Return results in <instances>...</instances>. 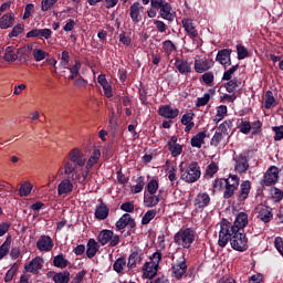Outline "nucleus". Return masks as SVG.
Listing matches in <instances>:
<instances>
[{
  "instance_id": "obj_33",
  "label": "nucleus",
  "mask_w": 283,
  "mask_h": 283,
  "mask_svg": "<svg viewBox=\"0 0 283 283\" xmlns=\"http://www.w3.org/2000/svg\"><path fill=\"white\" fill-rule=\"evenodd\" d=\"M14 25V13H6L0 18L1 30H8Z\"/></svg>"
},
{
  "instance_id": "obj_49",
  "label": "nucleus",
  "mask_w": 283,
  "mask_h": 283,
  "mask_svg": "<svg viewBox=\"0 0 283 283\" xmlns=\"http://www.w3.org/2000/svg\"><path fill=\"white\" fill-rule=\"evenodd\" d=\"M145 189V178L138 177L137 184L135 186H132L130 191L132 193H140Z\"/></svg>"
},
{
  "instance_id": "obj_42",
  "label": "nucleus",
  "mask_w": 283,
  "mask_h": 283,
  "mask_svg": "<svg viewBox=\"0 0 283 283\" xmlns=\"http://www.w3.org/2000/svg\"><path fill=\"white\" fill-rule=\"evenodd\" d=\"M224 138H227L226 135H222V133L216 130L214 135L210 140L211 147H220V145L224 143Z\"/></svg>"
},
{
  "instance_id": "obj_16",
  "label": "nucleus",
  "mask_w": 283,
  "mask_h": 283,
  "mask_svg": "<svg viewBox=\"0 0 283 283\" xmlns=\"http://www.w3.org/2000/svg\"><path fill=\"white\" fill-rule=\"evenodd\" d=\"M43 258L36 256L32 259V261H30L29 263L24 264V270L27 273H33L34 275H36V273H39V270L43 269Z\"/></svg>"
},
{
  "instance_id": "obj_41",
  "label": "nucleus",
  "mask_w": 283,
  "mask_h": 283,
  "mask_svg": "<svg viewBox=\"0 0 283 283\" xmlns=\"http://www.w3.org/2000/svg\"><path fill=\"white\" fill-rule=\"evenodd\" d=\"M277 105V101H275V97L273 96V92L266 91L265 93V102L264 107L265 109H273Z\"/></svg>"
},
{
  "instance_id": "obj_6",
  "label": "nucleus",
  "mask_w": 283,
  "mask_h": 283,
  "mask_svg": "<svg viewBox=\"0 0 283 283\" xmlns=\"http://www.w3.org/2000/svg\"><path fill=\"white\" fill-rule=\"evenodd\" d=\"M175 243L182 249H189L196 240V232L191 229H185L177 232L174 237Z\"/></svg>"
},
{
  "instance_id": "obj_63",
  "label": "nucleus",
  "mask_w": 283,
  "mask_h": 283,
  "mask_svg": "<svg viewBox=\"0 0 283 283\" xmlns=\"http://www.w3.org/2000/svg\"><path fill=\"white\" fill-rule=\"evenodd\" d=\"M122 211H125L126 213H134V201H126L120 205Z\"/></svg>"
},
{
  "instance_id": "obj_10",
  "label": "nucleus",
  "mask_w": 283,
  "mask_h": 283,
  "mask_svg": "<svg viewBox=\"0 0 283 283\" xmlns=\"http://www.w3.org/2000/svg\"><path fill=\"white\" fill-rule=\"evenodd\" d=\"M280 180V169L276 166H271L264 174L263 185L271 187Z\"/></svg>"
},
{
  "instance_id": "obj_13",
  "label": "nucleus",
  "mask_w": 283,
  "mask_h": 283,
  "mask_svg": "<svg viewBox=\"0 0 283 283\" xmlns=\"http://www.w3.org/2000/svg\"><path fill=\"white\" fill-rule=\"evenodd\" d=\"M145 260V252L143 250H137L133 252L128 258L127 268L130 271L132 269H136L138 264H143Z\"/></svg>"
},
{
  "instance_id": "obj_60",
  "label": "nucleus",
  "mask_w": 283,
  "mask_h": 283,
  "mask_svg": "<svg viewBox=\"0 0 283 283\" xmlns=\"http://www.w3.org/2000/svg\"><path fill=\"white\" fill-rule=\"evenodd\" d=\"M147 191H148V193H150V196H154V193H156L158 191V181L155 179H151L147 184Z\"/></svg>"
},
{
  "instance_id": "obj_2",
  "label": "nucleus",
  "mask_w": 283,
  "mask_h": 283,
  "mask_svg": "<svg viewBox=\"0 0 283 283\" xmlns=\"http://www.w3.org/2000/svg\"><path fill=\"white\" fill-rule=\"evenodd\" d=\"M238 229L231 224V222L227 221V219L221 220L220 222V231H219V240L218 244L223 249V247H227L229 244V241H231V238L238 233Z\"/></svg>"
},
{
  "instance_id": "obj_4",
  "label": "nucleus",
  "mask_w": 283,
  "mask_h": 283,
  "mask_svg": "<svg viewBox=\"0 0 283 283\" xmlns=\"http://www.w3.org/2000/svg\"><path fill=\"white\" fill-rule=\"evenodd\" d=\"M161 260H163V253L155 252L150 256V261L145 263L143 268V273H144V276L147 277V280H151L156 277V275L158 274V266Z\"/></svg>"
},
{
  "instance_id": "obj_7",
  "label": "nucleus",
  "mask_w": 283,
  "mask_h": 283,
  "mask_svg": "<svg viewBox=\"0 0 283 283\" xmlns=\"http://www.w3.org/2000/svg\"><path fill=\"white\" fill-rule=\"evenodd\" d=\"M97 242L101 243V247H105V244H109V247H118L120 237L112 230L104 229L98 233Z\"/></svg>"
},
{
  "instance_id": "obj_37",
  "label": "nucleus",
  "mask_w": 283,
  "mask_h": 283,
  "mask_svg": "<svg viewBox=\"0 0 283 283\" xmlns=\"http://www.w3.org/2000/svg\"><path fill=\"white\" fill-rule=\"evenodd\" d=\"M11 244H12V237H7L3 244L0 245V260H3L6 255L10 253Z\"/></svg>"
},
{
  "instance_id": "obj_22",
  "label": "nucleus",
  "mask_w": 283,
  "mask_h": 283,
  "mask_svg": "<svg viewBox=\"0 0 283 283\" xmlns=\"http://www.w3.org/2000/svg\"><path fill=\"white\" fill-rule=\"evenodd\" d=\"M159 116H163L164 118H178V114H180V111L178 108H174L169 105L160 106L158 109Z\"/></svg>"
},
{
  "instance_id": "obj_34",
  "label": "nucleus",
  "mask_w": 283,
  "mask_h": 283,
  "mask_svg": "<svg viewBox=\"0 0 283 283\" xmlns=\"http://www.w3.org/2000/svg\"><path fill=\"white\" fill-rule=\"evenodd\" d=\"M205 138H207V132H199L191 138V147H197V149H200V147L205 145Z\"/></svg>"
},
{
  "instance_id": "obj_50",
  "label": "nucleus",
  "mask_w": 283,
  "mask_h": 283,
  "mask_svg": "<svg viewBox=\"0 0 283 283\" xmlns=\"http://www.w3.org/2000/svg\"><path fill=\"white\" fill-rule=\"evenodd\" d=\"M242 85V82H238V80H230L228 83H226V90L229 92V94H233L238 87Z\"/></svg>"
},
{
  "instance_id": "obj_8",
  "label": "nucleus",
  "mask_w": 283,
  "mask_h": 283,
  "mask_svg": "<svg viewBox=\"0 0 283 283\" xmlns=\"http://www.w3.org/2000/svg\"><path fill=\"white\" fill-rule=\"evenodd\" d=\"M230 244L234 251H247L249 249V240L247 239V234L241 231L235 232V234L231 238Z\"/></svg>"
},
{
  "instance_id": "obj_39",
  "label": "nucleus",
  "mask_w": 283,
  "mask_h": 283,
  "mask_svg": "<svg viewBox=\"0 0 283 283\" xmlns=\"http://www.w3.org/2000/svg\"><path fill=\"white\" fill-rule=\"evenodd\" d=\"M113 269L116 273H125V269H127V259L118 258L114 264Z\"/></svg>"
},
{
  "instance_id": "obj_38",
  "label": "nucleus",
  "mask_w": 283,
  "mask_h": 283,
  "mask_svg": "<svg viewBox=\"0 0 283 283\" xmlns=\"http://www.w3.org/2000/svg\"><path fill=\"white\" fill-rule=\"evenodd\" d=\"M53 264L54 266H56L57 269H67L70 261H67V259H65V255L63 254H57L56 256H54L53 259Z\"/></svg>"
},
{
  "instance_id": "obj_29",
  "label": "nucleus",
  "mask_w": 283,
  "mask_h": 283,
  "mask_svg": "<svg viewBox=\"0 0 283 283\" xmlns=\"http://www.w3.org/2000/svg\"><path fill=\"white\" fill-rule=\"evenodd\" d=\"M99 249L101 245H98L96 239H88L86 244V258L92 260V258H95L96 253H98Z\"/></svg>"
},
{
  "instance_id": "obj_1",
  "label": "nucleus",
  "mask_w": 283,
  "mask_h": 283,
  "mask_svg": "<svg viewBox=\"0 0 283 283\" xmlns=\"http://www.w3.org/2000/svg\"><path fill=\"white\" fill-rule=\"evenodd\" d=\"M101 160V149L94 148L91 153L88 159L85 158L83 150L80 148H73L69 153V160L64 161V174L70 176L73 174L72 178L75 182L83 185L87 180V176L92 171L95 165H98Z\"/></svg>"
},
{
  "instance_id": "obj_15",
  "label": "nucleus",
  "mask_w": 283,
  "mask_h": 283,
  "mask_svg": "<svg viewBox=\"0 0 283 283\" xmlns=\"http://www.w3.org/2000/svg\"><path fill=\"white\" fill-rule=\"evenodd\" d=\"M145 10V7H143V4H140V2H134L130 8H129V14H130V19L132 21H134V23H140V21H143V11Z\"/></svg>"
},
{
  "instance_id": "obj_53",
  "label": "nucleus",
  "mask_w": 283,
  "mask_h": 283,
  "mask_svg": "<svg viewBox=\"0 0 283 283\" xmlns=\"http://www.w3.org/2000/svg\"><path fill=\"white\" fill-rule=\"evenodd\" d=\"M155 218L156 210H148L142 219V224H149Z\"/></svg>"
},
{
  "instance_id": "obj_55",
  "label": "nucleus",
  "mask_w": 283,
  "mask_h": 283,
  "mask_svg": "<svg viewBox=\"0 0 283 283\" xmlns=\"http://www.w3.org/2000/svg\"><path fill=\"white\" fill-rule=\"evenodd\" d=\"M177 171H178V168L176 166L169 167L168 180H170L171 185H176V180H178Z\"/></svg>"
},
{
  "instance_id": "obj_62",
  "label": "nucleus",
  "mask_w": 283,
  "mask_h": 283,
  "mask_svg": "<svg viewBox=\"0 0 283 283\" xmlns=\"http://www.w3.org/2000/svg\"><path fill=\"white\" fill-rule=\"evenodd\" d=\"M56 1L59 0H42L41 2L42 12H48V10H50V8H52L54 3H56Z\"/></svg>"
},
{
  "instance_id": "obj_20",
  "label": "nucleus",
  "mask_w": 283,
  "mask_h": 283,
  "mask_svg": "<svg viewBox=\"0 0 283 283\" xmlns=\"http://www.w3.org/2000/svg\"><path fill=\"white\" fill-rule=\"evenodd\" d=\"M211 67H213V60L199 59L195 61V72H197V74L208 72Z\"/></svg>"
},
{
  "instance_id": "obj_21",
  "label": "nucleus",
  "mask_w": 283,
  "mask_h": 283,
  "mask_svg": "<svg viewBox=\"0 0 283 283\" xmlns=\"http://www.w3.org/2000/svg\"><path fill=\"white\" fill-rule=\"evenodd\" d=\"M211 203V197L207 192H199L195 198V209H205Z\"/></svg>"
},
{
  "instance_id": "obj_17",
  "label": "nucleus",
  "mask_w": 283,
  "mask_h": 283,
  "mask_svg": "<svg viewBox=\"0 0 283 283\" xmlns=\"http://www.w3.org/2000/svg\"><path fill=\"white\" fill-rule=\"evenodd\" d=\"M72 191H74V184H72V180L70 179H63L57 185V196L65 198L66 196H70Z\"/></svg>"
},
{
  "instance_id": "obj_19",
  "label": "nucleus",
  "mask_w": 283,
  "mask_h": 283,
  "mask_svg": "<svg viewBox=\"0 0 283 283\" xmlns=\"http://www.w3.org/2000/svg\"><path fill=\"white\" fill-rule=\"evenodd\" d=\"M21 54H23L22 49H15L14 46H7L3 59L8 63H14L17 59L21 57Z\"/></svg>"
},
{
  "instance_id": "obj_48",
  "label": "nucleus",
  "mask_w": 283,
  "mask_h": 283,
  "mask_svg": "<svg viewBox=\"0 0 283 283\" xmlns=\"http://www.w3.org/2000/svg\"><path fill=\"white\" fill-rule=\"evenodd\" d=\"M67 70H70V73H71L69 78L71 81H74V78H76V76H78V72H81V62L75 61L74 65H72L71 67H67Z\"/></svg>"
},
{
  "instance_id": "obj_36",
  "label": "nucleus",
  "mask_w": 283,
  "mask_h": 283,
  "mask_svg": "<svg viewBox=\"0 0 283 283\" xmlns=\"http://www.w3.org/2000/svg\"><path fill=\"white\" fill-rule=\"evenodd\" d=\"M233 127V122L231 119H227L223 123H221L217 132L221 133L223 136H229V133L231 132V128Z\"/></svg>"
},
{
  "instance_id": "obj_26",
  "label": "nucleus",
  "mask_w": 283,
  "mask_h": 283,
  "mask_svg": "<svg viewBox=\"0 0 283 283\" xmlns=\"http://www.w3.org/2000/svg\"><path fill=\"white\" fill-rule=\"evenodd\" d=\"M168 149L174 157L180 156L182 154V145L178 144V137H170L168 140Z\"/></svg>"
},
{
  "instance_id": "obj_58",
  "label": "nucleus",
  "mask_w": 283,
  "mask_h": 283,
  "mask_svg": "<svg viewBox=\"0 0 283 283\" xmlns=\"http://www.w3.org/2000/svg\"><path fill=\"white\" fill-rule=\"evenodd\" d=\"M163 48H164V52L168 55L175 52L176 50V45L174 44V42H171V40H166L163 43Z\"/></svg>"
},
{
  "instance_id": "obj_61",
  "label": "nucleus",
  "mask_w": 283,
  "mask_h": 283,
  "mask_svg": "<svg viewBox=\"0 0 283 283\" xmlns=\"http://www.w3.org/2000/svg\"><path fill=\"white\" fill-rule=\"evenodd\" d=\"M23 33V24L19 23L13 27L12 31L9 33V39H12L14 36H19V34Z\"/></svg>"
},
{
  "instance_id": "obj_46",
  "label": "nucleus",
  "mask_w": 283,
  "mask_h": 283,
  "mask_svg": "<svg viewBox=\"0 0 283 283\" xmlns=\"http://www.w3.org/2000/svg\"><path fill=\"white\" fill-rule=\"evenodd\" d=\"M160 202V198L158 196H145L144 197V206L147 208L156 207Z\"/></svg>"
},
{
  "instance_id": "obj_45",
  "label": "nucleus",
  "mask_w": 283,
  "mask_h": 283,
  "mask_svg": "<svg viewBox=\"0 0 283 283\" xmlns=\"http://www.w3.org/2000/svg\"><path fill=\"white\" fill-rule=\"evenodd\" d=\"M32 184L30 181H25L20 186L19 196H21V198L30 196V193H32Z\"/></svg>"
},
{
  "instance_id": "obj_30",
  "label": "nucleus",
  "mask_w": 283,
  "mask_h": 283,
  "mask_svg": "<svg viewBox=\"0 0 283 283\" xmlns=\"http://www.w3.org/2000/svg\"><path fill=\"white\" fill-rule=\"evenodd\" d=\"M175 67L178 70L179 74H190L191 72V63L187 60H175Z\"/></svg>"
},
{
  "instance_id": "obj_28",
  "label": "nucleus",
  "mask_w": 283,
  "mask_h": 283,
  "mask_svg": "<svg viewBox=\"0 0 283 283\" xmlns=\"http://www.w3.org/2000/svg\"><path fill=\"white\" fill-rule=\"evenodd\" d=\"M97 83H99L103 87L104 96H106V98H112V96H114L112 85L109 84V82H107V77L105 76V74L98 75Z\"/></svg>"
},
{
  "instance_id": "obj_44",
  "label": "nucleus",
  "mask_w": 283,
  "mask_h": 283,
  "mask_svg": "<svg viewBox=\"0 0 283 283\" xmlns=\"http://www.w3.org/2000/svg\"><path fill=\"white\" fill-rule=\"evenodd\" d=\"M228 109L227 105H220L217 107V114L214 115V123H220L227 116Z\"/></svg>"
},
{
  "instance_id": "obj_51",
  "label": "nucleus",
  "mask_w": 283,
  "mask_h": 283,
  "mask_svg": "<svg viewBox=\"0 0 283 283\" xmlns=\"http://www.w3.org/2000/svg\"><path fill=\"white\" fill-rule=\"evenodd\" d=\"M17 271H19V266L17 264L12 265L6 273L4 282H12L14 275H17Z\"/></svg>"
},
{
  "instance_id": "obj_59",
  "label": "nucleus",
  "mask_w": 283,
  "mask_h": 283,
  "mask_svg": "<svg viewBox=\"0 0 283 283\" xmlns=\"http://www.w3.org/2000/svg\"><path fill=\"white\" fill-rule=\"evenodd\" d=\"M272 132H274V140L277 143L283 140V125L281 126H273Z\"/></svg>"
},
{
  "instance_id": "obj_11",
  "label": "nucleus",
  "mask_w": 283,
  "mask_h": 283,
  "mask_svg": "<svg viewBox=\"0 0 283 283\" xmlns=\"http://www.w3.org/2000/svg\"><path fill=\"white\" fill-rule=\"evenodd\" d=\"M187 273V261L185 260V255L179 256L177 262L172 264V277L176 280H180L182 275Z\"/></svg>"
},
{
  "instance_id": "obj_52",
  "label": "nucleus",
  "mask_w": 283,
  "mask_h": 283,
  "mask_svg": "<svg viewBox=\"0 0 283 283\" xmlns=\"http://www.w3.org/2000/svg\"><path fill=\"white\" fill-rule=\"evenodd\" d=\"M251 125L252 136L262 134V122L260 119L254 120Z\"/></svg>"
},
{
  "instance_id": "obj_24",
  "label": "nucleus",
  "mask_w": 283,
  "mask_h": 283,
  "mask_svg": "<svg viewBox=\"0 0 283 283\" xmlns=\"http://www.w3.org/2000/svg\"><path fill=\"white\" fill-rule=\"evenodd\" d=\"M216 61L220 63V65H224L226 67H229V65H231V50L229 49L220 50L217 54Z\"/></svg>"
},
{
  "instance_id": "obj_12",
  "label": "nucleus",
  "mask_w": 283,
  "mask_h": 283,
  "mask_svg": "<svg viewBox=\"0 0 283 283\" xmlns=\"http://www.w3.org/2000/svg\"><path fill=\"white\" fill-rule=\"evenodd\" d=\"M273 210L269 206L260 205L256 208V218L264 222L265 224L273 220Z\"/></svg>"
},
{
  "instance_id": "obj_35",
  "label": "nucleus",
  "mask_w": 283,
  "mask_h": 283,
  "mask_svg": "<svg viewBox=\"0 0 283 283\" xmlns=\"http://www.w3.org/2000/svg\"><path fill=\"white\" fill-rule=\"evenodd\" d=\"M107 216H109V208L105 206V203H101L95 209V218L97 220H106Z\"/></svg>"
},
{
  "instance_id": "obj_47",
  "label": "nucleus",
  "mask_w": 283,
  "mask_h": 283,
  "mask_svg": "<svg viewBox=\"0 0 283 283\" xmlns=\"http://www.w3.org/2000/svg\"><path fill=\"white\" fill-rule=\"evenodd\" d=\"M32 55L34 61H36V63L43 61L44 59H48V56H50V54L45 51H43L42 49H34L32 51Z\"/></svg>"
},
{
  "instance_id": "obj_23",
  "label": "nucleus",
  "mask_w": 283,
  "mask_h": 283,
  "mask_svg": "<svg viewBox=\"0 0 283 283\" xmlns=\"http://www.w3.org/2000/svg\"><path fill=\"white\" fill-rule=\"evenodd\" d=\"M248 224H249V214H247L245 212L237 213L234 222L232 224L234 226V229L241 232L242 229H244Z\"/></svg>"
},
{
  "instance_id": "obj_64",
  "label": "nucleus",
  "mask_w": 283,
  "mask_h": 283,
  "mask_svg": "<svg viewBox=\"0 0 283 283\" xmlns=\"http://www.w3.org/2000/svg\"><path fill=\"white\" fill-rule=\"evenodd\" d=\"M213 189L214 191H222V189H226V179H216L213 182Z\"/></svg>"
},
{
  "instance_id": "obj_32",
  "label": "nucleus",
  "mask_w": 283,
  "mask_h": 283,
  "mask_svg": "<svg viewBox=\"0 0 283 283\" xmlns=\"http://www.w3.org/2000/svg\"><path fill=\"white\" fill-rule=\"evenodd\" d=\"M128 224H134V219H132V214L125 213L118 219L115 227L117 231H123Z\"/></svg>"
},
{
  "instance_id": "obj_43",
  "label": "nucleus",
  "mask_w": 283,
  "mask_h": 283,
  "mask_svg": "<svg viewBox=\"0 0 283 283\" xmlns=\"http://www.w3.org/2000/svg\"><path fill=\"white\" fill-rule=\"evenodd\" d=\"M270 198L273 200V202H282L283 191L279 188L272 187L270 189Z\"/></svg>"
},
{
  "instance_id": "obj_54",
  "label": "nucleus",
  "mask_w": 283,
  "mask_h": 283,
  "mask_svg": "<svg viewBox=\"0 0 283 283\" xmlns=\"http://www.w3.org/2000/svg\"><path fill=\"white\" fill-rule=\"evenodd\" d=\"M218 164L216 163H211L208 165L207 169H206V176L208 178H213V176H216V174H218Z\"/></svg>"
},
{
  "instance_id": "obj_3",
  "label": "nucleus",
  "mask_w": 283,
  "mask_h": 283,
  "mask_svg": "<svg viewBox=\"0 0 283 283\" xmlns=\"http://www.w3.org/2000/svg\"><path fill=\"white\" fill-rule=\"evenodd\" d=\"M151 8L159 10V17L165 21H169V23H172L176 19V12H174L171 3L167 2V0H151Z\"/></svg>"
},
{
  "instance_id": "obj_57",
  "label": "nucleus",
  "mask_w": 283,
  "mask_h": 283,
  "mask_svg": "<svg viewBox=\"0 0 283 283\" xmlns=\"http://www.w3.org/2000/svg\"><path fill=\"white\" fill-rule=\"evenodd\" d=\"M201 81L205 83V85H208L209 87H211V85H213V81H214L213 73L212 72H206L201 76Z\"/></svg>"
},
{
  "instance_id": "obj_18",
  "label": "nucleus",
  "mask_w": 283,
  "mask_h": 283,
  "mask_svg": "<svg viewBox=\"0 0 283 283\" xmlns=\"http://www.w3.org/2000/svg\"><path fill=\"white\" fill-rule=\"evenodd\" d=\"M36 248L39 251L48 253L54 249V241H52V238L48 235H41L36 242Z\"/></svg>"
},
{
  "instance_id": "obj_5",
  "label": "nucleus",
  "mask_w": 283,
  "mask_h": 283,
  "mask_svg": "<svg viewBox=\"0 0 283 283\" xmlns=\"http://www.w3.org/2000/svg\"><path fill=\"white\" fill-rule=\"evenodd\" d=\"M182 165H185V163H181L179 165V169L181 171V180H184L185 182H196L200 179L201 172L198 163H190L186 170L182 169Z\"/></svg>"
},
{
  "instance_id": "obj_40",
  "label": "nucleus",
  "mask_w": 283,
  "mask_h": 283,
  "mask_svg": "<svg viewBox=\"0 0 283 283\" xmlns=\"http://www.w3.org/2000/svg\"><path fill=\"white\" fill-rule=\"evenodd\" d=\"M237 127L241 134H251V122L247 119H238Z\"/></svg>"
},
{
  "instance_id": "obj_27",
  "label": "nucleus",
  "mask_w": 283,
  "mask_h": 283,
  "mask_svg": "<svg viewBox=\"0 0 283 283\" xmlns=\"http://www.w3.org/2000/svg\"><path fill=\"white\" fill-rule=\"evenodd\" d=\"M249 193H251V181L245 180L242 181L240 186V191L237 196L239 202H244L247 198H249Z\"/></svg>"
},
{
  "instance_id": "obj_14",
  "label": "nucleus",
  "mask_w": 283,
  "mask_h": 283,
  "mask_svg": "<svg viewBox=\"0 0 283 283\" xmlns=\"http://www.w3.org/2000/svg\"><path fill=\"white\" fill-rule=\"evenodd\" d=\"M181 24L188 36L192 41H198V30H196V27L193 25V20L185 18L181 20Z\"/></svg>"
},
{
  "instance_id": "obj_25",
  "label": "nucleus",
  "mask_w": 283,
  "mask_h": 283,
  "mask_svg": "<svg viewBox=\"0 0 283 283\" xmlns=\"http://www.w3.org/2000/svg\"><path fill=\"white\" fill-rule=\"evenodd\" d=\"M234 169L238 174H244V171L249 169V160L247 159V156L240 155L234 158Z\"/></svg>"
},
{
  "instance_id": "obj_9",
  "label": "nucleus",
  "mask_w": 283,
  "mask_h": 283,
  "mask_svg": "<svg viewBox=\"0 0 283 283\" xmlns=\"http://www.w3.org/2000/svg\"><path fill=\"white\" fill-rule=\"evenodd\" d=\"M238 187H240V178L238 175H230L229 178L226 179V190L223 192V198H232L235 191H238Z\"/></svg>"
},
{
  "instance_id": "obj_56",
  "label": "nucleus",
  "mask_w": 283,
  "mask_h": 283,
  "mask_svg": "<svg viewBox=\"0 0 283 283\" xmlns=\"http://www.w3.org/2000/svg\"><path fill=\"white\" fill-rule=\"evenodd\" d=\"M60 65L61 67H63V70H67V67H70V52L67 51L62 52Z\"/></svg>"
},
{
  "instance_id": "obj_31",
  "label": "nucleus",
  "mask_w": 283,
  "mask_h": 283,
  "mask_svg": "<svg viewBox=\"0 0 283 283\" xmlns=\"http://www.w3.org/2000/svg\"><path fill=\"white\" fill-rule=\"evenodd\" d=\"M50 277L54 283H70V272L67 271L52 272Z\"/></svg>"
}]
</instances>
